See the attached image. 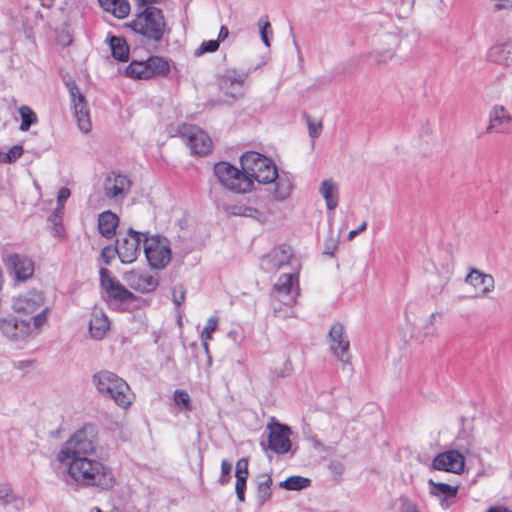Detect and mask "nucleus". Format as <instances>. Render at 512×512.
<instances>
[{
  "label": "nucleus",
  "instance_id": "obj_1",
  "mask_svg": "<svg viewBox=\"0 0 512 512\" xmlns=\"http://www.w3.org/2000/svg\"><path fill=\"white\" fill-rule=\"evenodd\" d=\"M61 464L65 466L71 480L80 487L109 490L115 485L116 480L112 469L94 456L81 457Z\"/></svg>",
  "mask_w": 512,
  "mask_h": 512
},
{
  "label": "nucleus",
  "instance_id": "obj_2",
  "mask_svg": "<svg viewBox=\"0 0 512 512\" xmlns=\"http://www.w3.org/2000/svg\"><path fill=\"white\" fill-rule=\"evenodd\" d=\"M98 448V429L95 425L86 423L61 445L56 459L62 463L81 457L96 456Z\"/></svg>",
  "mask_w": 512,
  "mask_h": 512
},
{
  "label": "nucleus",
  "instance_id": "obj_3",
  "mask_svg": "<svg viewBox=\"0 0 512 512\" xmlns=\"http://www.w3.org/2000/svg\"><path fill=\"white\" fill-rule=\"evenodd\" d=\"M92 382L99 393L113 399L118 406L127 408L132 404L131 389L117 374L102 370L93 375Z\"/></svg>",
  "mask_w": 512,
  "mask_h": 512
},
{
  "label": "nucleus",
  "instance_id": "obj_4",
  "mask_svg": "<svg viewBox=\"0 0 512 512\" xmlns=\"http://www.w3.org/2000/svg\"><path fill=\"white\" fill-rule=\"evenodd\" d=\"M129 26L146 41L159 43L164 35L166 22L161 9L145 7L136 14Z\"/></svg>",
  "mask_w": 512,
  "mask_h": 512
},
{
  "label": "nucleus",
  "instance_id": "obj_5",
  "mask_svg": "<svg viewBox=\"0 0 512 512\" xmlns=\"http://www.w3.org/2000/svg\"><path fill=\"white\" fill-rule=\"evenodd\" d=\"M241 168L244 170L251 182L257 181L262 184H268L277 178V169L275 165L264 155L249 151L240 158Z\"/></svg>",
  "mask_w": 512,
  "mask_h": 512
},
{
  "label": "nucleus",
  "instance_id": "obj_6",
  "mask_svg": "<svg viewBox=\"0 0 512 512\" xmlns=\"http://www.w3.org/2000/svg\"><path fill=\"white\" fill-rule=\"evenodd\" d=\"M214 175L226 189L235 193H247L251 190V182L244 170H239L228 162L221 161L214 165Z\"/></svg>",
  "mask_w": 512,
  "mask_h": 512
},
{
  "label": "nucleus",
  "instance_id": "obj_7",
  "mask_svg": "<svg viewBox=\"0 0 512 512\" xmlns=\"http://www.w3.org/2000/svg\"><path fill=\"white\" fill-rule=\"evenodd\" d=\"M299 294L298 273L283 272L271 293L274 311L278 309L276 303H283L286 306L294 305Z\"/></svg>",
  "mask_w": 512,
  "mask_h": 512
},
{
  "label": "nucleus",
  "instance_id": "obj_8",
  "mask_svg": "<svg viewBox=\"0 0 512 512\" xmlns=\"http://www.w3.org/2000/svg\"><path fill=\"white\" fill-rule=\"evenodd\" d=\"M144 253L149 265L155 269L165 268L171 260V249L167 238L155 235L144 236Z\"/></svg>",
  "mask_w": 512,
  "mask_h": 512
},
{
  "label": "nucleus",
  "instance_id": "obj_9",
  "mask_svg": "<svg viewBox=\"0 0 512 512\" xmlns=\"http://www.w3.org/2000/svg\"><path fill=\"white\" fill-rule=\"evenodd\" d=\"M179 132L192 154L204 156L211 152L212 140L205 131L194 125L184 124Z\"/></svg>",
  "mask_w": 512,
  "mask_h": 512
},
{
  "label": "nucleus",
  "instance_id": "obj_10",
  "mask_svg": "<svg viewBox=\"0 0 512 512\" xmlns=\"http://www.w3.org/2000/svg\"><path fill=\"white\" fill-rule=\"evenodd\" d=\"M131 186L132 182L128 176L112 171L104 179V195L108 200L120 204L130 193Z\"/></svg>",
  "mask_w": 512,
  "mask_h": 512
},
{
  "label": "nucleus",
  "instance_id": "obj_11",
  "mask_svg": "<svg viewBox=\"0 0 512 512\" xmlns=\"http://www.w3.org/2000/svg\"><path fill=\"white\" fill-rule=\"evenodd\" d=\"M144 236H148V233H140L130 228L126 236L117 240L115 252L122 263H132L137 259L141 243L144 244Z\"/></svg>",
  "mask_w": 512,
  "mask_h": 512
},
{
  "label": "nucleus",
  "instance_id": "obj_12",
  "mask_svg": "<svg viewBox=\"0 0 512 512\" xmlns=\"http://www.w3.org/2000/svg\"><path fill=\"white\" fill-rule=\"evenodd\" d=\"M512 131V115L502 105H494L489 111L485 134H508Z\"/></svg>",
  "mask_w": 512,
  "mask_h": 512
},
{
  "label": "nucleus",
  "instance_id": "obj_13",
  "mask_svg": "<svg viewBox=\"0 0 512 512\" xmlns=\"http://www.w3.org/2000/svg\"><path fill=\"white\" fill-rule=\"evenodd\" d=\"M292 257V248L289 245H280L263 256L261 259V268L266 272H275L285 269L290 265Z\"/></svg>",
  "mask_w": 512,
  "mask_h": 512
},
{
  "label": "nucleus",
  "instance_id": "obj_14",
  "mask_svg": "<svg viewBox=\"0 0 512 512\" xmlns=\"http://www.w3.org/2000/svg\"><path fill=\"white\" fill-rule=\"evenodd\" d=\"M268 449L276 454H285L291 448V429L280 423L268 425Z\"/></svg>",
  "mask_w": 512,
  "mask_h": 512
},
{
  "label": "nucleus",
  "instance_id": "obj_15",
  "mask_svg": "<svg viewBox=\"0 0 512 512\" xmlns=\"http://www.w3.org/2000/svg\"><path fill=\"white\" fill-rule=\"evenodd\" d=\"M100 283L108 294L109 298L120 302L127 303L134 299V295L117 279L110 275V271L106 268L100 269Z\"/></svg>",
  "mask_w": 512,
  "mask_h": 512
},
{
  "label": "nucleus",
  "instance_id": "obj_16",
  "mask_svg": "<svg viewBox=\"0 0 512 512\" xmlns=\"http://www.w3.org/2000/svg\"><path fill=\"white\" fill-rule=\"evenodd\" d=\"M0 330L13 340H23L32 331L31 319H22L14 315L0 318Z\"/></svg>",
  "mask_w": 512,
  "mask_h": 512
},
{
  "label": "nucleus",
  "instance_id": "obj_17",
  "mask_svg": "<svg viewBox=\"0 0 512 512\" xmlns=\"http://www.w3.org/2000/svg\"><path fill=\"white\" fill-rule=\"evenodd\" d=\"M3 262L18 281H25L34 274V262L26 255L9 253L3 256Z\"/></svg>",
  "mask_w": 512,
  "mask_h": 512
},
{
  "label": "nucleus",
  "instance_id": "obj_18",
  "mask_svg": "<svg viewBox=\"0 0 512 512\" xmlns=\"http://www.w3.org/2000/svg\"><path fill=\"white\" fill-rule=\"evenodd\" d=\"M247 75L236 70L226 71L219 79L220 90L233 100L244 96V83Z\"/></svg>",
  "mask_w": 512,
  "mask_h": 512
},
{
  "label": "nucleus",
  "instance_id": "obj_19",
  "mask_svg": "<svg viewBox=\"0 0 512 512\" xmlns=\"http://www.w3.org/2000/svg\"><path fill=\"white\" fill-rule=\"evenodd\" d=\"M432 467L435 470L460 474L465 468V457L458 450H448L433 459Z\"/></svg>",
  "mask_w": 512,
  "mask_h": 512
},
{
  "label": "nucleus",
  "instance_id": "obj_20",
  "mask_svg": "<svg viewBox=\"0 0 512 512\" xmlns=\"http://www.w3.org/2000/svg\"><path fill=\"white\" fill-rule=\"evenodd\" d=\"M329 338L331 340L330 349L333 354L343 363L350 362L349 354V340L345 334L344 326L336 322L334 323L329 331Z\"/></svg>",
  "mask_w": 512,
  "mask_h": 512
},
{
  "label": "nucleus",
  "instance_id": "obj_21",
  "mask_svg": "<svg viewBox=\"0 0 512 512\" xmlns=\"http://www.w3.org/2000/svg\"><path fill=\"white\" fill-rule=\"evenodd\" d=\"M125 281L134 290L148 293L156 289L158 279L148 272L130 271L125 274Z\"/></svg>",
  "mask_w": 512,
  "mask_h": 512
},
{
  "label": "nucleus",
  "instance_id": "obj_22",
  "mask_svg": "<svg viewBox=\"0 0 512 512\" xmlns=\"http://www.w3.org/2000/svg\"><path fill=\"white\" fill-rule=\"evenodd\" d=\"M44 303L43 293L32 290L19 296L13 301V309L23 314H32L38 310Z\"/></svg>",
  "mask_w": 512,
  "mask_h": 512
},
{
  "label": "nucleus",
  "instance_id": "obj_23",
  "mask_svg": "<svg viewBox=\"0 0 512 512\" xmlns=\"http://www.w3.org/2000/svg\"><path fill=\"white\" fill-rule=\"evenodd\" d=\"M465 282L479 291L481 296L492 292L495 288V281L492 275L486 274L479 269L471 268L465 278Z\"/></svg>",
  "mask_w": 512,
  "mask_h": 512
},
{
  "label": "nucleus",
  "instance_id": "obj_24",
  "mask_svg": "<svg viewBox=\"0 0 512 512\" xmlns=\"http://www.w3.org/2000/svg\"><path fill=\"white\" fill-rule=\"evenodd\" d=\"M490 61L512 67V41L493 45L487 53Z\"/></svg>",
  "mask_w": 512,
  "mask_h": 512
},
{
  "label": "nucleus",
  "instance_id": "obj_25",
  "mask_svg": "<svg viewBox=\"0 0 512 512\" xmlns=\"http://www.w3.org/2000/svg\"><path fill=\"white\" fill-rule=\"evenodd\" d=\"M118 217L112 211H104L99 215L98 218V229L99 233L105 238H111L116 233V227L118 226Z\"/></svg>",
  "mask_w": 512,
  "mask_h": 512
},
{
  "label": "nucleus",
  "instance_id": "obj_26",
  "mask_svg": "<svg viewBox=\"0 0 512 512\" xmlns=\"http://www.w3.org/2000/svg\"><path fill=\"white\" fill-rule=\"evenodd\" d=\"M320 194L326 202L329 210H334L339 202V190L337 184L332 179L322 181L319 189Z\"/></svg>",
  "mask_w": 512,
  "mask_h": 512
},
{
  "label": "nucleus",
  "instance_id": "obj_27",
  "mask_svg": "<svg viewBox=\"0 0 512 512\" xmlns=\"http://www.w3.org/2000/svg\"><path fill=\"white\" fill-rule=\"evenodd\" d=\"M109 329V321L102 311H94L90 320L89 330L91 336L95 339H102Z\"/></svg>",
  "mask_w": 512,
  "mask_h": 512
},
{
  "label": "nucleus",
  "instance_id": "obj_28",
  "mask_svg": "<svg viewBox=\"0 0 512 512\" xmlns=\"http://www.w3.org/2000/svg\"><path fill=\"white\" fill-rule=\"evenodd\" d=\"M100 6L107 12L119 19L128 16L130 4L128 0H98Z\"/></svg>",
  "mask_w": 512,
  "mask_h": 512
},
{
  "label": "nucleus",
  "instance_id": "obj_29",
  "mask_svg": "<svg viewBox=\"0 0 512 512\" xmlns=\"http://www.w3.org/2000/svg\"><path fill=\"white\" fill-rule=\"evenodd\" d=\"M0 504L16 512L22 508L23 501L13 493L10 485L0 483Z\"/></svg>",
  "mask_w": 512,
  "mask_h": 512
},
{
  "label": "nucleus",
  "instance_id": "obj_30",
  "mask_svg": "<svg viewBox=\"0 0 512 512\" xmlns=\"http://www.w3.org/2000/svg\"><path fill=\"white\" fill-rule=\"evenodd\" d=\"M273 484L272 477L268 474L261 475L257 483L256 498L259 506L267 503L272 496L271 486Z\"/></svg>",
  "mask_w": 512,
  "mask_h": 512
},
{
  "label": "nucleus",
  "instance_id": "obj_31",
  "mask_svg": "<svg viewBox=\"0 0 512 512\" xmlns=\"http://www.w3.org/2000/svg\"><path fill=\"white\" fill-rule=\"evenodd\" d=\"M74 110L79 129L83 133H88L91 130L92 124L87 102H81V100L76 102V104H74Z\"/></svg>",
  "mask_w": 512,
  "mask_h": 512
},
{
  "label": "nucleus",
  "instance_id": "obj_32",
  "mask_svg": "<svg viewBox=\"0 0 512 512\" xmlns=\"http://www.w3.org/2000/svg\"><path fill=\"white\" fill-rule=\"evenodd\" d=\"M109 46L114 59L120 62H126L129 58V46L122 37L111 36Z\"/></svg>",
  "mask_w": 512,
  "mask_h": 512
},
{
  "label": "nucleus",
  "instance_id": "obj_33",
  "mask_svg": "<svg viewBox=\"0 0 512 512\" xmlns=\"http://www.w3.org/2000/svg\"><path fill=\"white\" fill-rule=\"evenodd\" d=\"M275 190H274V198L276 200H285L287 199L293 189V182L290 176L287 174L278 175L275 179Z\"/></svg>",
  "mask_w": 512,
  "mask_h": 512
},
{
  "label": "nucleus",
  "instance_id": "obj_34",
  "mask_svg": "<svg viewBox=\"0 0 512 512\" xmlns=\"http://www.w3.org/2000/svg\"><path fill=\"white\" fill-rule=\"evenodd\" d=\"M126 75L134 79H150L151 73L146 61H132L126 68Z\"/></svg>",
  "mask_w": 512,
  "mask_h": 512
},
{
  "label": "nucleus",
  "instance_id": "obj_35",
  "mask_svg": "<svg viewBox=\"0 0 512 512\" xmlns=\"http://www.w3.org/2000/svg\"><path fill=\"white\" fill-rule=\"evenodd\" d=\"M147 66L151 73V78L158 75H166L170 70L167 60L159 56H151L147 60Z\"/></svg>",
  "mask_w": 512,
  "mask_h": 512
},
{
  "label": "nucleus",
  "instance_id": "obj_36",
  "mask_svg": "<svg viewBox=\"0 0 512 512\" xmlns=\"http://www.w3.org/2000/svg\"><path fill=\"white\" fill-rule=\"evenodd\" d=\"M226 211L234 216H244L254 219H258L261 216V212L259 210L244 203L229 205L226 208Z\"/></svg>",
  "mask_w": 512,
  "mask_h": 512
},
{
  "label": "nucleus",
  "instance_id": "obj_37",
  "mask_svg": "<svg viewBox=\"0 0 512 512\" xmlns=\"http://www.w3.org/2000/svg\"><path fill=\"white\" fill-rule=\"evenodd\" d=\"M393 57L391 50L371 51L361 55V58L368 61L370 65H380L388 62Z\"/></svg>",
  "mask_w": 512,
  "mask_h": 512
},
{
  "label": "nucleus",
  "instance_id": "obj_38",
  "mask_svg": "<svg viewBox=\"0 0 512 512\" xmlns=\"http://www.w3.org/2000/svg\"><path fill=\"white\" fill-rule=\"evenodd\" d=\"M310 485V479L302 476H290L279 483V487L286 490L299 491Z\"/></svg>",
  "mask_w": 512,
  "mask_h": 512
},
{
  "label": "nucleus",
  "instance_id": "obj_39",
  "mask_svg": "<svg viewBox=\"0 0 512 512\" xmlns=\"http://www.w3.org/2000/svg\"><path fill=\"white\" fill-rule=\"evenodd\" d=\"M429 485L431 486V494L435 496H445L448 498H455L457 494V487H452L446 483L434 482L432 480L429 481Z\"/></svg>",
  "mask_w": 512,
  "mask_h": 512
},
{
  "label": "nucleus",
  "instance_id": "obj_40",
  "mask_svg": "<svg viewBox=\"0 0 512 512\" xmlns=\"http://www.w3.org/2000/svg\"><path fill=\"white\" fill-rule=\"evenodd\" d=\"M19 113L21 116V131H28L32 125L37 123V116L30 107L26 105L21 106L19 108Z\"/></svg>",
  "mask_w": 512,
  "mask_h": 512
},
{
  "label": "nucleus",
  "instance_id": "obj_41",
  "mask_svg": "<svg viewBox=\"0 0 512 512\" xmlns=\"http://www.w3.org/2000/svg\"><path fill=\"white\" fill-rule=\"evenodd\" d=\"M174 402L175 404L183 411L190 412L192 411L191 398L187 391L182 389H177L174 391Z\"/></svg>",
  "mask_w": 512,
  "mask_h": 512
},
{
  "label": "nucleus",
  "instance_id": "obj_42",
  "mask_svg": "<svg viewBox=\"0 0 512 512\" xmlns=\"http://www.w3.org/2000/svg\"><path fill=\"white\" fill-rule=\"evenodd\" d=\"M217 324H218V318L212 316L207 320L206 325L204 326V328L201 332V337L204 341V347L206 350H208L207 341L212 339V333L216 330Z\"/></svg>",
  "mask_w": 512,
  "mask_h": 512
},
{
  "label": "nucleus",
  "instance_id": "obj_43",
  "mask_svg": "<svg viewBox=\"0 0 512 512\" xmlns=\"http://www.w3.org/2000/svg\"><path fill=\"white\" fill-rule=\"evenodd\" d=\"M474 439L469 433L462 431L455 440V445L458 449L464 452H469L473 446Z\"/></svg>",
  "mask_w": 512,
  "mask_h": 512
},
{
  "label": "nucleus",
  "instance_id": "obj_44",
  "mask_svg": "<svg viewBox=\"0 0 512 512\" xmlns=\"http://www.w3.org/2000/svg\"><path fill=\"white\" fill-rule=\"evenodd\" d=\"M23 147L21 145H15L11 147L7 153L0 155V162L2 163H13L23 155Z\"/></svg>",
  "mask_w": 512,
  "mask_h": 512
},
{
  "label": "nucleus",
  "instance_id": "obj_45",
  "mask_svg": "<svg viewBox=\"0 0 512 512\" xmlns=\"http://www.w3.org/2000/svg\"><path fill=\"white\" fill-rule=\"evenodd\" d=\"M63 211L64 210H58L56 207L53 213L49 216V222L52 224V230L54 235L60 236L62 235V217H63Z\"/></svg>",
  "mask_w": 512,
  "mask_h": 512
},
{
  "label": "nucleus",
  "instance_id": "obj_46",
  "mask_svg": "<svg viewBox=\"0 0 512 512\" xmlns=\"http://www.w3.org/2000/svg\"><path fill=\"white\" fill-rule=\"evenodd\" d=\"M219 48V41L217 40H208L203 41L201 45L194 51L195 57H200L206 53H212L217 51Z\"/></svg>",
  "mask_w": 512,
  "mask_h": 512
},
{
  "label": "nucleus",
  "instance_id": "obj_47",
  "mask_svg": "<svg viewBox=\"0 0 512 512\" xmlns=\"http://www.w3.org/2000/svg\"><path fill=\"white\" fill-rule=\"evenodd\" d=\"M246 481V476H236L235 491L237 498L240 502H243L245 500Z\"/></svg>",
  "mask_w": 512,
  "mask_h": 512
},
{
  "label": "nucleus",
  "instance_id": "obj_48",
  "mask_svg": "<svg viewBox=\"0 0 512 512\" xmlns=\"http://www.w3.org/2000/svg\"><path fill=\"white\" fill-rule=\"evenodd\" d=\"M232 470V465L227 460H222L221 462V475L219 478V483L221 485H225L230 480V473Z\"/></svg>",
  "mask_w": 512,
  "mask_h": 512
},
{
  "label": "nucleus",
  "instance_id": "obj_49",
  "mask_svg": "<svg viewBox=\"0 0 512 512\" xmlns=\"http://www.w3.org/2000/svg\"><path fill=\"white\" fill-rule=\"evenodd\" d=\"M306 119H307L310 137L313 139L317 138L322 131V128H323L322 123L320 121L319 122L313 121L310 116H307Z\"/></svg>",
  "mask_w": 512,
  "mask_h": 512
},
{
  "label": "nucleus",
  "instance_id": "obj_50",
  "mask_svg": "<svg viewBox=\"0 0 512 512\" xmlns=\"http://www.w3.org/2000/svg\"><path fill=\"white\" fill-rule=\"evenodd\" d=\"M67 86L69 88V93H70L73 105L76 104V102H79L80 100H81V102L86 101L84 95L80 92L78 86L76 85V83L74 81H72L71 83H67Z\"/></svg>",
  "mask_w": 512,
  "mask_h": 512
},
{
  "label": "nucleus",
  "instance_id": "obj_51",
  "mask_svg": "<svg viewBox=\"0 0 512 512\" xmlns=\"http://www.w3.org/2000/svg\"><path fill=\"white\" fill-rule=\"evenodd\" d=\"M259 29H260V35L263 43L266 47H270V42L268 39V29L271 30V25L268 21H264L263 19L259 20Z\"/></svg>",
  "mask_w": 512,
  "mask_h": 512
},
{
  "label": "nucleus",
  "instance_id": "obj_52",
  "mask_svg": "<svg viewBox=\"0 0 512 512\" xmlns=\"http://www.w3.org/2000/svg\"><path fill=\"white\" fill-rule=\"evenodd\" d=\"M71 193L67 187H62L59 189L57 194V208L58 210H64V205L67 199L70 197Z\"/></svg>",
  "mask_w": 512,
  "mask_h": 512
},
{
  "label": "nucleus",
  "instance_id": "obj_53",
  "mask_svg": "<svg viewBox=\"0 0 512 512\" xmlns=\"http://www.w3.org/2000/svg\"><path fill=\"white\" fill-rule=\"evenodd\" d=\"M441 317H442V314H441V313H438V312H436V313H432V314L429 316V318H428V320H427V324H426V326H425V329H426V335H431V336L435 335V333H436V328H435V326H434V322H435V320H436L437 318H439V319H440Z\"/></svg>",
  "mask_w": 512,
  "mask_h": 512
},
{
  "label": "nucleus",
  "instance_id": "obj_54",
  "mask_svg": "<svg viewBox=\"0 0 512 512\" xmlns=\"http://www.w3.org/2000/svg\"><path fill=\"white\" fill-rule=\"evenodd\" d=\"M248 476V461L245 458H241L236 463L235 476Z\"/></svg>",
  "mask_w": 512,
  "mask_h": 512
},
{
  "label": "nucleus",
  "instance_id": "obj_55",
  "mask_svg": "<svg viewBox=\"0 0 512 512\" xmlns=\"http://www.w3.org/2000/svg\"><path fill=\"white\" fill-rule=\"evenodd\" d=\"M49 312V308H45L42 310L41 313L37 314L36 316H34L32 319H33V322H34V326L36 328H39L41 327L47 320V313Z\"/></svg>",
  "mask_w": 512,
  "mask_h": 512
},
{
  "label": "nucleus",
  "instance_id": "obj_56",
  "mask_svg": "<svg viewBox=\"0 0 512 512\" xmlns=\"http://www.w3.org/2000/svg\"><path fill=\"white\" fill-rule=\"evenodd\" d=\"M329 469L334 475L341 476L345 470V467L342 463L333 461L329 464Z\"/></svg>",
  "mask_w": 512,
  "mask_h": 512
},
{
  "label": "nucleus",
  "instance_id": "obj_57",
  "mask_svg": "<svg viewBox=\"0 0 512 512\" xmlns=\"http://www.w3.org/2000/svg\"><path fill=\"white\" fill-rule=\"evenodd\" d=\"M512 8V0H496L495 10Z\"/></svg>",
  "mask_w": 512,
  "mask_h": 512
},
{
  "label": "nucleus",
  "instance_id": "obj_58",
  "mask_svg": "<svg viewBox=\"0 0 512 512\" xmlns=\"http://www.w3.org/2000/svg\"><path fill=\"white\" fill-rule=\"evenodd\" d=\"M401 512H420V511L417 509L415 504H413L410 501H405L402 504Z\"/></svg>",
  "mask_w": 512,
  "mask_h": 512
},
{
  "label": "nucleus",
  "instance_id": "obj_59",
  "mask_svg": "<svg viewBox=\"0 0 512 512\" xmlns=\"http://www.w3.org/2000/svg\"><path fill=\"white\" fill-rule=\"evenodd\" d=\"M138 12L143 10L145 7H152L150 4L155 3L156 0H135Z\"/></svg>",
  "mask_w": 512,
  "mask_h": 512
},
{
  "label": "nucleus",
  "instance_id": "obj_60",
  "mask_svg": "<svg viewBox=\"0 0 512 512\" xmlns=\"http://www.w3.org/2000/svg\"><path fill=\"white\" fill-rule=\"evenodd\" d=\"M367 227V222L364 221L357 229L352 230L348 234V239L352 240L356 235H358L360 232L364 231Z\"/></svg>",
  "mask_w": 512,
  "mask_h": 512
},
{
  "label": "nucleus",
  "instance_id": "obj_61",
  "mask_svg": "<svg viewBox=\"0 0 512 512\" xmlns=\"http://www.w3.org/2000/svg\"><path fill=\"white\" fill-rule=\"evenodd\" d=\"M229 36V30L226 26H221L220 30H219V34H218V39H216L217 41L222 42L224 41L227 37Z\"/></svg>",
  "mask_w": 512,
  "mask_h": 512
},
{
  "label": "nucleus",
  "instance_id": "obj_62",
  "mask_svg": "<svg viewBox=\"0 0 512 512\" xmlns=\"http://www.w3.org/2000/svg\"><path fill=\"white\" fill-rule=\"evenodd\" d=\"M173 301L177 306H180L185 301V292L181 291L179 295L176 294V291L173 293Z\"/></svg>",
  "mask_w": 512,
  "mask_h": 512
},
{
  "label": "nucleus",
  "instance_id": "obj_63",
  "mask_svg": "<svg viewBox=\"0 0 512 512\" xmlns=\"http://www.w3.org/2000/svg\"><path fill=\"white\" fill-rule=\"evenodd\" d=\"M486 512H512V511L503 506H492Z\"/></svg>",
  "mask_w": 512,
  "mask_h": 512
},
{
  "label": "nucleus",
  "instance_id": "obj_64",
  "mask_svg": "<svg viewBox=\"0 0 512 512\" xmlns=\"http://www.w3.org/2000/svg\"><path fill=\"white\" fill-rule=\"evenodd\" d=\"M107 251H109V248L106 247L104 248L102 251H101V257L103 258L104 262L106 264H109L110 263V259L111 257L107 255Z\"/></svg>",
  "mask_w": 512,
  "mask_h": 512
}]
</instances>
